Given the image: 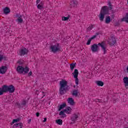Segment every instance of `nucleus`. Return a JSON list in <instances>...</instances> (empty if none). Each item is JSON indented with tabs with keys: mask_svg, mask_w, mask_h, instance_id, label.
I'll return each instance as SVG.
<instances>
[{
	"mask_svg": "<svg viewBox=\"0 0 128 128\" xmlns=\"http://www.w3.org/2000/svg\"><path fill=\"white\" fill-rule=\"evenodd\" d=\"M112 6H114L112 4V2H108V6H104L102 8L100 14H99V18L100 22H104V16L109 14L110 10H112Z\"/></svg>",
	"mask_w": 128,
	"mask_h": 128,
	"instance_id": "f257e3e1",
	"label": "nucleus"
},
{
	"mask_svg": "<svg viewBox=\"0 0 128 128\" xmlns=\"http://www.w3.org/2000/svg\"><path fill=\"white\" fill-rule=\"evenodd\" d=\"M60 88L59 94L62 96L64 94H66V92H68L70 89L68 88V82L64 80H62L60 82Z\"/></svg>",
	"mask_w": 128,
	"mask_h": 128,
	"instance_id": "f03ea898",
	"label": "nucleus"
},
{
	"mask_svg": "<svg viewBox=\"0 0 128 128\" xmlns=\"http://www.w3.org/2000/svg\"><path fill=\"white\" fill-rule=\"evenodd\" d=\"M16 88L13 85H10L9 86L4 85L2 88H0V96H2L4 94L8 92L10 94H12V92H14Z\"/></svg>",
	"mask_w": 128,
	"mask_h": 128,
	"instance_id": "7ed1b4c3",
	"label": "nucleus"
},
{
	"mask_svg": "<svg viewBox=\"0 0 128 128\" xmlns=\"http://www.w3.org/2000/svg\"><path fill=\"white\" fill-rule=\"evenodd\" d=\"M30 70V68L26 66L25 68H24L22 66H18L16 68V72H18V74H28V71Z\"/></svg>",
	"mask_w": 128,
	"mask_h": 128,
	"instance_id": "20e7f679",
	"label": "nucleus"
},
{
	"mask_svg": "<svg viewBox=\"0 0 128 128\" xmlns=\"http://www.w3.org/2000/svg\"><path fill=\"white\" fill-rule=\"evenodd\" d=\"M50 50L52 52L56 54L58 52H60V44H57L55 45H52L50 46Z\"/></svg>",
	"mask_w": 128,
	"mask_h": 128,
	"instance_id": "39448f33",
	"label": "nucleus"
},
{
	"mask_svg": "<svg viewBox=\"0 0 128 128\" xmlns=\"http://www.w3.org/2000/svg\"><path fill=\"white\" fill-rule=\"evenodd\" d=\"M66 114H70L72 112V108L70 107H67L66 109L64 110L60 111L59 113V116H62V118H66Z\"/></svg>",
	"mask_w": 128,
	"mask_h": 128,
	"instance_id": "423d86ee",
	"label": "nucleus"
},
{
	"mask_svg": "<svg viewBox=\"0 0 128 128\" xmlns=\"http://www.w3.org/2000/svg\"><path fill=\"white\" fill-rule=\"evenodd\" d=\"M72 74L74 75V76L75 78V82L78 86V70L77 69H75L74 72L72 73Z\"/></svg>",
	"mask_w": 128,
	"mask_h": 128,
	"instance_id": "0eeeda50",
	"label": "nucleus"
},
{
	"mask_svg": "<svg viewBox=\"0 0 128 128\" xmlns=\"http://www.w3.org/2000/svg\"><path fill=\"white\" fill-rule=\"evenodd\" d=\"M98 46H101L102 50L104 51V54H106V48L104 46H106V42L103 41L101 43H98Z\"/></svg>",
	"mask_w": 128,
	"mask_h": 128,
	"instance_id": "6e6552de",
	"label": "nucleus"
},
{
	"mask_svg": "<svg viewBox=\"0 0 128 128\" xmlns=\"http://www.w3.org/2000/svg\"><path fill=\"white\" fill-rule=\"evenodd\" d=\"M98 44H94L91 46V50L92 52H98Z\"/></svg>",
	"mask_w": 128,
	"mask_h": 128,
	"instance_id": "1a4fd4ad",
	"label": "nucleus"
},
{
	"mask_svg": "<svg viewBox=\"0 0 128 128\" xmlns=\"http://www.w3.org/2000/svg\"><path fill=\"white\" fill-rule=\"evenodd\" d=\"M28 50L26 48H22V49L20 50L19 54L21 56H22L28 54Z\"/></svg>",
	"mask_w": 128,
	"mask_h": 128,
	"instance_id": "9d476101",
	"label": "nucleus"
},
{
	"mask_svg": "<svg viewBox=\"0 0 128 128\" xmlns=\"http://www.w3.org/2000/svg\"><path fill=\"white\" fill-rule=\"evenodd\" d=\"M116 40L114 38V37H112L108 41V44L110 46H114L116 44Z\"/></svg>",
	"mask_w": 128,
	"mask_h": 128,
	"instance_id": "9b49d317",
	"label": "nucleus"
},
{
	"mask_svg": "<svg viewBox=\"0 0 128 128\" xmlns=\"http://www.w3.org/2000/svg\"><path fill=\"white\" fill-rule=\"evenodd\" d=\"M16 18H18L16 22H18L19 24H22L24 20H22V15H20V14H16Z\"/></svg>",
	"mask_w": 128,
	"mask_h": 128,
	"instance_id": "f8f14e48",
	"label": "nucleus"
},
{
	"mask_svg": "<svg viewBox=\"0 0 128 128\" xmlns=\"http://www.w3.org/2000/svg\"><path fill=\"white\" fill-rule=\"evenodd\" d=\"M8 70V66H2V67L0 68V74H4Z\"/></svg>",
	"mask_w": 128,
	"mask_h": 128,
	"instance_id": "ddd939ff",
	"label": "nucleus"
},
{
	"mask_svg": "<svg viewBox=\"0 0 128 128\" xmlns=\"http://www.w3.org/2000/svg\"><path fill=\"white\" fill-rule=\"evenodd\" d=\"M70 4L72 8H76L78 6V1L76 0H72Z\"/></svg>",
	"mask_w": 128,
	"mask_h": 128,
	"instance_id": "4468645a",
	"label": "nucleus"
},
{
	"mask_svg": "<svg viewBox=\"0 0 128 128\" xmlns=\"http://www.w3.org/2000/svg\"><path fill=\"white\" fill-rule=\"evenodd\" d=\"M67 100L68 104H69L70 106H74L76 102L72 98H68Z\"/></svg>",
	"mask_w": 128,
	"mask_h": 128,
	"instance_id": "2eb2a0df",
	"label": "nucleus"
},
{
	"mask_svg": "<svg viewBox=\"0 0 128 128\" xmlns=\"http://www.w3.org/2000/svg\"><path fill=\"white\" fill-rule=\"evenodd\" d=\"M124 82V84L125 88H126V89L128 88V77H124L123 78Z\"/></svg>",
	"mask_w": 128,
	"mask_h": 128,
	"instance_id": "dca6fc26",
	"label": "nucleus"
},
{
	"mask_svg": "<svg viewBox=\"0 0 128 128\" xmlns=\"http://www.w3.org/2000/svg\"><path fill=\"white\" fill-rule=\"evenodd\" d=\"M22 123L20 122L14 125L13 128H22Z\"/></svg>",
	"mask_w": 128,
	"mask_h": 128,
	"instance_id": "f3484780",
	"label": "nucleus"
},
{
	"mask_svg": "<svg viewBox=\"0 0 128 128\" xmlns=\"http://www.w3.org/2000/svg\"><path fill=\"white\" fill-rule=\"evenodd\" d=\"M4 12L5 14H10V10L8 7H6L4 10Z\"/></svg>",
	"mask_w": 128,
	"mask_h": 128,
	"instance_id": "a211bd4d",
	"label": "nucleus"
},
{
	"mask_svg": "<svg viewBox=\"0 0 128 128\" xmlns=\"http://www.w3.org/2000/svg\"><path fill=\"white\" fill-rule=\"evenodd\" d=\"M78 118V116L77 114H74L72 117L71 118V120L72 122H76Z\"/></svg>",
	"mask_w": 128,
	"mask_h": 128,
	"instance_id": "6ab92c4d",
	"label": "nucleus"
},
{
	"mask_svg": "<svg viewBox=\"0 0 128 128\" xmlns=\"http://www.w3.org/2000/svg\"><path fill=\"white\" fill-rule=\"evenodd\" d=\"M102 34V32H96V35L93 36L92 38H90V40H94V38H96L97 36H98V34Z\"/></svg>",
	"mask_w": 128,
	"mask_h": 128,
	"instance_id": "aec40b11",
	"label": "nucleus"
},
{
	"mask_svg": "<svg viewBox=\"0 0 128 128\" xmlns=\"http://www.w3.org/2000/svg\"><path fill=\"white\" fill-rule=\"evenodd\" d=\"M121 22H126L128 24V13L126 14V16L122 19Z\"/></svg>",
	"mask_w": 128,
	"mask_h": 128,
	"instance_id": "412c9836",
	"label": "nucleus"
},
{
	"mask_svg": "<svg viewBox=\"0 0 128 128\" xmlns=\"http://www.w3.org/2000/svg\"><path fill=\"white\" fill-rule=\"evenodd\" d=\"M66 104L63 103L62 104L60 105L59 106V108H58V110L60 112V110H62V108H66Z\"/></svg>",
	"mask_w": 128,
	"mask_h": 128,
	"instance_id": "4be33fe9",
	"label": "nucleus"
},
{
	"mask_svg": "<svg viewBox=\"0 0 128 128\" xmlns=\"http://www.w3.org/2000/svg\"><path fill=\"white\" fill-rule=\"evenodd\" d=\"M111 19H110V16H107L106 18V20H105V22L106 24H110V22L111 21Z\"/></svg>",
	"mask_w": 128,
	"mask_h": 128,
	"instance_id": "5701e85b",
	"label": "nucleus"
},
{
	"mask_svg": "<svg viewBox=\"0 0 128 128\" xmlns=\"http://www.w3.org/2000/svg\"><path fill=\"white\" fill-rule=\"evenodd\" d=\"M72 96H78V90H74L72 93Z\"/></svg>",
	"mask_w": 128,
	"mask_h": 128,
	"instance_id": "b1692460",
	"label": "nucleus"
},
{
	"mask_svg": "<svg viewBox=\"0 0 128 128\" xmlns=\"http://www.w3.org/2000/svg\"><path fill=\"white\" fill-rule=\"evenodd\" d=\"M56 122L58 124H59V126H62V120L60 119L56 120Z\"/></svg>",
	"mask_w": 128,
	"mask_h": 128,
	"instance_id": "393cba45",
	"label": "nucleus"
},
{
	"mask_svg": "<svg viewBox=\"0 0 128 128\" xmlns=\"http://www.w3.org/2000/svg\"><path fill=\"white\" fill-rule=\"evenodd\" d=\"M96 84L99 86H104V82L102 81H96Z\"/></svg>",
	"mask_w": 128,
	"mask_h": 128,
	"instance_id": "a878e982",
	"label": "nucleus"
},
{
	"mask_svg": "<svg viewBox=\"0 0 128 128\" xmlns=\"http://www.w3.org/2000/svg\"><path fill=\"white\" fill-rule=\"evenodd\" d=\"M70 15H68V16L66 17V16H63L62 18V20H64V22H66V20H70Z\"/></svg>",
	"mask_w": 128,
	"mask_h": 128,
	"instance_id": "bb28decb",
	"label": "nucleus"
},
{
	"mask_svg": "<svg viewBox=\"0 0 128 128\" xmlns=\"http://www.w3.org/2000/svg\"><path fill=\"white\" fill-rule=\"evenodd\" d=\"M76 67V63H72L70 64V68L71 70H74V68Z\"/></svg>",
	"mask_w": 128,
	"mask_h": 128,
	"instance_id": "cd10ccee",
	"label": "nucleus"
},
{
	"mask_svg": "<svg viewBox=\"0 0 128 128\" xmlns=\"http://www.w3.org/2000/svg\"><path fill=\"white\" fill-rule=\"evenodd\" d=\"M16 106H18V108H24V105H23L22 103H16Z\"/></svg>",
	"mask_w": 128,
	"mask_h": 128,
	"instance_id": "c85d7f7f",
	"label": "nucleus"
},
{
	"mask_svg": "<svg viewBox=\"0 0 128 128\" xmlns=\"http://www.w3.org/2000/svg\"><path fill=\"white\" fill-rule=\"evenodd\" d=\"M92 28H94V25L91 24L90 26H88V27L87 28V30H88V32H90V31L92 30Z\"/></svg>",
	"mask_w": 128,
	"mask_h": 128,
	"instance_id": "c756f323",
	"label": "nucleus"
},
{
	"mask_svg": "<svg viewBox=\"0 0 128 128\" xmlns=\"http://www.w3.org/2000/svg\"><path fill=\"white\" fill-rule=\"evenodd\" d=\"M20 122V118H18L17 119L13 120L12 122V124H15V122Z\"/></svg>",
	"mask_w": 128,
	"mask_h": 128,
	"instance_id": "7c9ffc66",
	"label": "nucleus"
},
{
	"mask_svg": "<svg viewBox=\"0 0 128 128\" xmlns=\"http://www.w3.org/2000/svg\"><path fill=\"white\" fill-rule=\"evenodd\" d=\"M37 8L38 10H42L44 8V6H42V5H40L39 4H38Z\"/></svg>",
	"mask_w": 128,
	"mask_h": 128,
	"instance_id": "2f4dec72",
	"label": "nucleus"
},
{
	"mask_svg": "<svg viewBox=\"0 0 128 128\" xmlns=\"http://www.w3.org/2000/svg\"><path fill=\"white\" fill-rule=\"evenodd\" d=\"M95 102H102V100L98 98H96L95 100Z\"/></svg>",
	"mask_w": 128,
	"mask_h": 128,
	"instance_id": "473e14b6",
	"label": "nucleus"
},
{
	"mask_svg": "<svg viewBox=\"0 0 128 128\" xmlns=\"http://www.w3.org/2000/svg\"><path fill=\"white\" fill-rule=\"evenodd\" d=\"M17 64H19L20 66H22V64H24V62H22V61L21 60H18L17 62Z\"/></svg>",
	"mask_w": 128,
	"mask_h": 128,
	"instance_id": "72a5a7b5",
	"label": "nucleus"
},
{
	"mask_svg": "<svg viewBox=\"0 0 128 128\" xmlns=\"http://www.w3.org/2000/svg\"><path fill=\"white\" fill-rule=\"evenodd\" d=\"M21 104H22L23 106H26V101L24 100Z\"/></svg>",
	"mask_w": 128,
	"mask_h": 128,
	"instance_id": "f704fd0d",
	"label": "nucleus"
},
{
	"mask_svg": "<svg viewBox=\"0 0 128 128\" xmlns=\"http://www.w3.org/2000/svg\"><path fill=\"white\" fill-rule=\"evenodd\" d=\"M91 42H92V40H90V39L88 40V42H86L87 46H88V45L90 44Z\"/></svg>",
	"mask_w": 128,
	"mask_h": 128,
	"instance_id": "c9c22d12",
	"label": "nucleus"
},
{
	"mask_svg": "<svg viewBox=\"0 0 128 128\" xmlns=\"http://www.w3.org/2000/svg\"><path fill=\"white\" fill-rule=\"evenodd\" d=\"M2 58H4V55L0 54V62L2 60Z\"/></svg>",
	"mask_w": 128,
	"mask_h": 128,
	"instance_id": "e433bc0d",
	"label": "nucleus"
},
{
	"mask_svg": "<svg viewBox=\"0 0 128 128\" xmlns=\"http://www.w3.org/2000/svg\"><path fill=\"white\" fill-rule=\"evenodd\" d=\"M44 1H42V2H40V4H40V6H44Z\"/></svg>",
	"mask_w": 128,
	"mask_h": 128,
	"instance_id": "4c0bfd02",
	"label": "nucleus"
},
{
	"mask_svg": "<svg viewBox=\"0 0 128 128\" xmlns=\"http://www.w3.org/2000/svg\"><path fill=\"white\" fill-rule=\"evenodd\" d=\"M32 71H30L28 74V76H32Z\"/></svg>",
	"mask_w": 128,
	"mask_h": 128,
	"instance_id": "58836bf2",
	"label": "nucleus"
},
{
	"mask_svg": "<svg viewBox=\"0 0 128 128\" xmlns=\"http://www.w3.org/2000/svg\"><path fill=\"white\" fill-rule=\"evenodd\" d=\"M36 4H38L40 2V0H36Z\"/></svg>",
	"mask_w": 128,
	"mask_h": 128,
	"instance_id": "ea45409f",
	"label": "nucleus"
},
{
	"mask_svg": "<svg viewBox=\"0 0 128 128\" xmlns=\"http://www.w3.org/2000/svg\"><path fill=\"white\" fill-rule=\"evenodd\" d=\"M42 94L43 96H46V92H42Z\"/></svg>",
	"mask_w": 128,
	"mask_h": 128,
	"instance_id": "a19ab883",
	"label": "nucleus"
},
{
	"mask_svg": "<svg viewBox=\"0 0 128 128\" xmlns=\"http://www.w3.org/2000/svg\"><path fill=\"white\" fill-rule=\"evenodd\" d=\"M36 116H37V117L40 116V112H37L36 113Z\"/></svg>",
	"mask_w": 128,
	"mask_h": 128,
	"instance_id": "79ce46f5",
	"label": "nucleus"
},
{
	"mask_svg": "<svg viewBox=\"0 0 128 128\" xmlns=\"http://www.w3.org/2000/svg\"><path fill=\"white\" fill-rule=\"evenodd\" d=\"M111 18H112L111 20H114V14L112 15Z\"/></svg>",
	"mask_w": 128,
	"mask_h": 128,
	"instance_id": "37998d69",
	"label": "nucleus"
},
{
	"mask_svg": "<svg viewBox=\"0 0 128 128\" xmlns=\"http://www.w3.org/2000/svg\"><path fill=\"white\" fill-rule=\"evenodd\" d=\"M2 60H6V57L3 56Z\"/></svg>",
	"mask_w": 128,
	"mask_h": 128,
	"instance_id": "c03bdc74",
	"label": "nucleus"
},
{
	"mask_svg": "<svg viewBox=\"0 0 128 128\" xmlns=\"http://www.w3.org/2000/svg\"><path fill=\"white\" fill-rule=\"evenodd\" d=\"M46 122V118H44V120H43V122Z\"/></svg>",
	"mask_w": 128,
	"mask_h": 128,
	"instance_id": "a18cd8bd",
	"label": "nucleus"
},
{
	"mask_svg": "<svg viewBox=\"0 0 128 128\" xmlns=\"http://www.w3.org/2000/svg\"><path fill=\"white\" fill-rule=\"evenodd\" d=\"M30 122H32V119H29L28 120V124H30Z\"/></svg>",
	"mask_w": 128,
	"mask_h": 128,
	"instance_id": "49530a36",
	"label": "nucleus"
},
{
	"mask_svg": "<svg viewBox=\"0 0 128 128\" xmlns=\"http://www.w3.org/2000/svg\"><path fill=\"white\" fill-rule=\"evenodd\" d=\"M38 90L36 91V94H38Z\"/></svg>",
	"mask_w": 128,
	"mask_h": 128,
	"instance_id": "de8ad7c7",
	"label": "nucleus"
},
{
	"mask_svg": "<svg viewBox=\"0 0 128 128\" xmlns=\"http://www.w3.org/2000/svg\"><path fill=\"white\" fill-rule=\"evenodd\" d=\"M112 12H114V10H112Z\"/></svg>",
	"mask_w": 128,
	"mask_h": 128,
	"instance_id": "09e8293b",
	"label": "nucleus"
},
{
	"mask_svg": "<svg viewBox=\"0 0 128 128\" xmlns=\"http://www.w3.org/2000/svg\"><path fill=\"white\" fill-rule=\"evenodd\" d=\"M74 88H76V86H74Z\"/></svg>",
	"mask_w": 128,
	"mask_h": 128,
	"instance_id": "8fccbe9b",
	"label": "nucleus"
}]
</instances>
